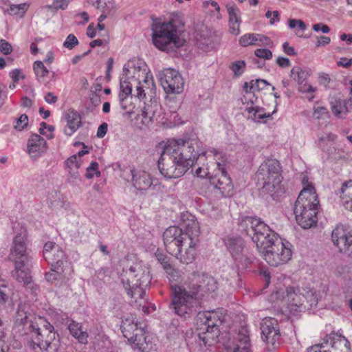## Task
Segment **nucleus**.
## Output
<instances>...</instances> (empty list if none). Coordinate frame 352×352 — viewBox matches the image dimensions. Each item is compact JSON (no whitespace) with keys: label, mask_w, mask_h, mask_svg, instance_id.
<instances>
[{"label":"nucleus","mask_w":352,"mask_h":352,"mask_svg":"<svg viewBox=\"0 0 352 352\" xmlns=\"http://www.w3.org/2000/svg\"><path fill=\"white\" fill-rule=\"evenodd\" d=\"M199 223L192 220L184 226V229L170 226L163 234L164 243L166 251L182 263L189 264L193 262L197 254L200 242Z\"/></svg>","instance_id":"nucleus-1"},{"label":"nucleus","mask_w":352,"mask_h":352,"mask_svg":"<svg viewBox=\"0 0 352 352\" xmlns=\"http://www.w3.org/2000/svg\"><path fill=\"white\" fill-rule=\"evenodd\" d=\"M16 322L19 324L29 323L30 346L35 352H58L60 346L58 335L54 327L43 317L28 314L23 307L19 306L16 314Z\"/></svg>","instance_id":"nucleus-2"},{"label":"nucleus","mask_w":352,"mask_h":352,"mask_svg":"<svg viewBox=\"0 0 352 352\" xmlns=\"http://www.w3.org/2000/svg\"><path fill=\"white\" fill-rule=\"evenodd\" d=\"M184 23L178 15H173L168 21L157 23L153 27V43L159 50L175 52L184 45L186 41L182 38Z\"/></svg>","instance_id":"nucleus-3"},{"label":"nucleus","mask_w":352,"mask_h":352,"mask_svg":"<svg viewBox=\"0 0 352 352\" xmlns=\"http://www.w3.org/2000/svg\"><path fill=\"white\" fill-rule=\"evenodd\" d=\"M303 184V189L295 202L294 212L298 225L303 229H309L317 224L320 204L312 184L304 181Z\"/></svg>","instance_id":"nucleus-4"},{"label":"nucleus","mask_w":352,"mask_h":352,"mask_svg":"<svg viewBox=\"0 0 352 352\" xmlns=\"http://www.w3.org/2000/svg\"><path fill=\"white\" fill-rule=\"evenodd\" d=\"M256 176L261 186V194L269 195L273 199L284 193L282 184V166L275 159H267L259 166Z\"/></svg>","instance_id":"nucleus-5"},{"label":"nucleus","mask_w":352,"mask_h":352,"mask_svg":"<svg viewBox=\"0 0 352 352\" xmlns=\"http://www.w3.org/2000/svg\"><path fill=\"white\" fill-rule=\"evenodd\" d=\"M197 146L195 140L190 139H171L168 140L163 148L166 149V153H170L177 159L179 162L183 164L188 169L192 166L195 162L201 156L206 157H218L221 153L214 148H210L201 153H199L195 149Z\"/></svg>","instance_id":"nucleus-6"},{"label":"nucleus","mask_w":352,"mask_h":352,"mask_svg":"<svg viewBox=\"0 0 352 352\" xmlns=\"http://www.w3.org/2000/svg\"><path fill=\"white\" fill-rule=\"evenodd\" d=\"M239 226L241 230L256 244L260 254L279 238L276 233L259 218L250 216L242 217Z\"/></svg>","instance_id":"nucleus-7"},{"label":"nucleus","mask_w":352,"mask_h":352,"mask_svg":"<svg viewBox=\"0 0 352 352\" xmlns=\"http://www.w3.org/2000/svg\"><path fill=\"white\" fill-rule=\"evenodd\" d=\"M201 304L186 283L172 286V299L169 307L175 314L189 318L197 312Z\"/></svg>","instance_id":"nucleus-8"},{"label":"nucleus","mask_w":352,"mask_h":352,"mask_svg":"<svg viewBox=\"0 0 352 352\" xmlns=\"http://www.w3.org/2000/svg\"><path fill=\"white\" fill-rule=\"evenodd\" d=\"M189 279V282L186 284L201 302L204 299L215 296L218 289V283L211 275L193 272Z\"/></svg>","instance_id":"nucleus-9"},{"label":"nucleus","mask_w":352,"mask_h":352,"mask_svg":"<svg viewBox=\"0 0 352 352\" xmlns=\"http://www.w3.org/2000/svg\"><path fill=\"white\" fill-rule=\"evenodd\" d=\"M43 257L51 265L53 272L62 274L65 271L72 272L71 263L62 248L56 243L48 241L43 247Z\"/></svg>","instance_id":"nucleus-10"},{"label":"nucleus","mask_w":352,"mask_h":352,"mask_svg":"<svg viewBox=\"0 0 352 352\" xmlns=\"http://www.w3.org/2000/svg\"><path fill=\"white\" fill-rule=\"evenodd\" d=\"M225 243L234 260L237 276L239 277L241 273L245 270L252 262V257L245 248L244 241L241 237L228 238Z\"/></svg>","instance_id":"nucleus-11"},{"label":"nucleus","mask_w":352,"mask_h":352,"mask_svg":"<svg viewBox=\"0 0 352 352\" xmlns=\"http://www.w3.org/2000/svg\"><path fill=\"white\" fill-rule=\"evenodd\" d=\"M260 255L272 266L285 264L292 258V245L288 241L283 242L278 238Z\"/></svg>","instance_id":"nucleus-12"},{"label":"nucleus","mask_w":352,"mask_h":352,"mask_svg":"<svg viewBox=\"0 0 352 352\" xmlns=\"http://www.w3.org/2000/svg\"><path fill=\"white\" fill-rule=\"evenodd\" d=\"M142 275L144 280L143 283H146L148 280V267L142 265L140 263H133L130 267H125L122 269L120 274V278L127 294L132 298L135 299V303L138 307V300L136 294L133 292V285L132 280L133 276Z\"/></svg>","instance_id":"nucleus-13"},{"label":"nucleus","mask_w":352,"mask_h":352,"mask_svg":"<svg viewBox=\"0 0 352 352\" xmlns=\"http://www.w3.org/2000/svg\"><path fill=\"white\" fill-rule=\"evenodd\" d=\"M158 168L160 173L166 178H179L187 171L186 166L179 162L177 159L169 153L163 150L158 160Z\"/></svg>","instance_id":"nucleus-14"},{"label":"nucleus","mask_w":352,"mask_h":352,"mask_svg":"<svg viewBox=\"0 0 352 352\" xmlns=\"http://www.w3.org/2000/svg\"><path fill=\"white\" fill-rule=\"evenodd\" d=\"M28 241L25 230L17 234L12 240L10 248V258L13 262H32L33 258L28 248Z\"/></svg>","instance_id":"nucleus-15"},{"label":"nucleus","mask_w":352,"mask_h":352,"mask_svg":"<svg viewBox=\"0 0 352 352\" xmlns=\"http://www.w3.org/2000/svg\"><path fill=\"white\" fill-rule=\"evenodd\" d=\"M160 83L168 94H179L184 89V80L181 74L175 69L168 68L159 74Z\"/></svg>","instance_id":"nucleus-16"},{"label":"nucleus","mask_w":352,"mask_h":352,"mask_svg":"<svg viewBox=\"0 0 352 352\" xmlns=\"http://www.w3.org/2000/svg\"><path fill=\"white\" fill-rule=\"evenodd\" d=\"M214 162H211L214 165H216L219 173H217L215 176L210 177V182L211 184L215 188L224 193L225 191L232 188L230 178L228 176L226 170L225 160L221 153V155L218 157H213Z\"/></svg>","instance_id":"nucleus-17"},{"label":"nucleus","mask_w":352,"mask_h":352,"mask_svg":"<svg viewBox=\"0 0 352 352\" xmlns=\"http://www.w3.org/2000/svg\"><path fill=\"white\" fill-rule=\"evenodd\" d=\"M262 338L267 345L275 349L279 345L280 333L278 321L273 318H265L261 322Z\"/></svg>","instance_id":"nucleus-18"},{"label":"nucleus","mask_w":352,"mask_h":352,"mask_svg":"<svg viewBox=\"0 0 352 352\" xmlns=\"http://www.w3.org/2000/svg\"><path fill=\"white\" fill-rule=\"evenodd\" d=\"M151 270L148 267V283H144L142 280V275H137L133 276V280H132L133 289V291L134 294H136V296L138 300V309H142V311L145 314H148V307L146 306L147 298H146V288L148 287L151 282Z\"/></svg>","instance_id":"nucleus-19"},{"label":"nucleus","mask_w":352,"mask_h":352,"mask_svg":"<svg viewBox=\"0 0 352 352\" xmlns=\"http://www.w3.org/2000/svg\"><path fill=\"white\" fill-rule=\"evenodd\" d=\"M283 298L287 302V308L291 314L296 315L298 312L306 309V306L304 305L305 297L299 292L298 289L287 287L286 296H284Z\"/></svg>","instance_id":"nucleus-20"},{"label":"nucleus","mask_w":352,"mask_h":352,"mask_svg":"<svg viewBox=\"0 0 352 352\" xmlns=\"http://www.w3.org/2000/svg\"><path fill=\"white\" fill-rule=\"evenodd\" d=\"M235 341L225 346L226 352H251L249 331L245 326L239 329Z\"/></svg>","instance_id":"nucleus-21"},{"label":"nucleus","mask_w":352,"mask_h":352,"mask_svg":"<svg viewBox=\"0 0 352 352\" xmlns=\"http://www.w3.org/2000/svg\"><path fill=\"white\" fill-rule=\"evenodd\" d=\"M121 329L123 336L137 345L142 344L145 340L142 330L138 328V324L134 322L133 317L122 320Z\"/></svg>","instance_id":"nucleus-22"},{"label":"nucleus","mask_w":352,"mask_h":352,"mask_svg":"<svg viewBox=\"0 0 352 352\" xmlns=\"http://www.w3.org/2000/svg\"><path fill=\"white\" fill-rule=\"evenodd\" d=\"M351 238L350 227L346 224H338L332 230L331 241L340 252L345 250L346 245Z\"/></svg>","instance_id":"nucleus-23"},{"label":"nucleus","mask_w":352,"mask_h":352,"mask_svg":"<svg viewBox=\"0 0 352 352\" xmlns=\"http://www.w3.org/2000/svg\"><path fill=\"white\" fill-rule=\"evenodd\" d=\"M325 344L331 345L329 352H351V344L349 341L341 334L332 332L327 335L323 339Z\"/></svg>","instance_id":"nucleus-24"},{"label":"nucleus","mask_w":352,"mask_h":352,"mask_svg":"<svg viewBox=\"0 0 352 352\" xmlns=\"http://www.w3.org/2000/svg\"><path fill=\"white\" fill-rule=\"evenodd\" d=\"M309 76V69L298 66L294 67L291 70L290 76L300 85L298 90L302 93H314L316 90L309 84H303Z\"/></svg>","instance_id":"nucleus-25"},{"label":"nucleus","mask_w":352,"mask_h":352,"mask_svg":"<svg viewBox=\"0 0 352 352\" xmlns=\"http://www.w3.org/2000/svg\"><path fill=\"white\" fill-rule=\"evenodd\" d=\"M132 176V184L138 190L143 191L148 189L152 185V180L150 175L141 170H131Z\"/></svg>","instance_id":"nucleus-26"},{"label":"nucleus","mask_w":352,"mask_h":352,"mask_svg":"<svg viewBox=\"0 0 352 352\" xmlns=\"http://www.w3.org/2000/svg\"><path fill=\"white\" fill-rule=\"evenodd\" d=\"M31 262L16 261L14 263V270L12 272V277L18 282L28 285L32 281L31 271L29 265Z\"/></svg>","instance_id":"nucleus-27"},{"label":"nucleus","mask_w":352,"mask_h":352,"mask_svg":"<svg viewBox=\"0 0 352 352\" xmlns=\"http://www.w3.org/2000/svg\"><path fill=\"white\" fill-rule=\"evenodd\" d=\"M226 9L229 16L230 32L233 35H238L241 32L240 25L241 20L240 10L234 3L227 4Z\"/></svg>","instance_id":"nucleus-28"},{"label":"nucleus","mask_w":352,"mask_h":352,"mask_svg":"<svg viewBox=\"0 0 352 352\" xmlns=\"http://www.w3.org/2000/svg\"><path fill=\"white\" fill-rule=\"evenodd\" d=\"M271 43L270 38L255 33H247L241 36L239 40V43L241 47H248L250 45H268Z\"/></svg>","instance_id":"nucleus-29"},{"label":"nucleus","mask_w":352,"mask_h":352,"mask_svg":"<svg viewBox=\"0 0 352 352\" xmlns=\"http://www.w3.org/2000/svg\"><path fill=\"white\" fill-rule=\"evenodd\" d=\"M46 148V141L38 134H32L28 142V151L32 157H36Z\"/></svg>","instance_id":"nucleus-30"},{"label":"nucleus","mask_w":352,"mask_h":352,"mask_svg":"<svg viewBox=\"0 0 352 352\" xmlns=\"http://www.w3.org/2000/svg\"><path fill=\"white\" fill-rule=\"evenodd\" d=\"M67 124L64 128V133L67 136L74 134L82 125L80 114L74 110H69L65 115Z\"/></svg>","instance_id":"nucleus-31"},{"label":"nucleus","mask_w":352,"mask_h":352,"mask_svg":"<svg viewBox=\"0 0 352 352\" xmlns=\"http://www.w3.org/2000/svg\"><path fill=\"white\" fill-rule=\"evenodd\" d=\"M200 318L204 319V325L206 328L219 329L224 321L225 316L220 311H211L203 313Z\"/></svg>","instance_id":"nucleus-32"},{"label":"nucleus","mask_w":352,"mask_h":352,"mask_svg":"<svg viewBox=\"0 0 352 352\" xmlns=\"http://www.w3.org/2000/svg\"><path fill=\"white\" fill-rule=\"evenodd\" d=\"M219 334V329L203 328V331L198 333L199 344L200 346L210 347L216 342Z\"/></svg>","instance_id":"nucleus-33"},{"label":"nucleus","mask_w":352,"mask_h":352,"mask_svg":"<svg viewBox=\"0 0 352 352\" xmlns=\"http://www.w3.org/2000/svg\"><path fill=\"white\" fill-rule=\"evenodd\" d=\"M338 194L340 195L344 207L352 211V180L342 183Z\"/></svg>","instance_id":"nucleus-34"},{"label":"nucleus","mask_w":352,"mask_h":352,"mask_svg":"<svg viewBox=\"0 0 352 352\" xmlns=\"http://www.w3.org/2000/svg\"><path fill=\"white\" fill-rule=\"evenodd\" d=\"M159 107V104L156 101L151 100L149 103L144 104L141 114L138 115L139 117L142 118V122L144 124L148 125L151 122L155 117Z\"/></svg>","instance_id":"nucleus-35"},{"label":"nucleus","mask_w":352,"mask_h":352,"mask_svg":"<svg viewBox=\"0 0 352 352\" xmlns=\"http://www.w3.org/2000/svg\"><path fill=\"white\" fill-rule=\"evenodd\" d=\"M68 329L71 335L76 338L79 342L86 344L87 342L88 333L82 329V325L74 320L68 324Z\"/></svg>","instance_id":"nucleus-36"},{"label":"nucleus","mask_w":352,"mask_h":352,"mask_svg":"<svg viewBox=\"0 0 352 352\" xmlns=\"http://www.w3.org/2000/svg\"><path fill=\"white\" fill-rule=\"evenodd\" d=\"M246 111L250 114L248 119H251L254 122H261L265 118H271L272 115L275 113L274 111L272 113H267L264 108L260 107H251L246 108ZM266 121H263L265 122Z\"/></svg>","instance_id":"nucleus-37"},{"label":"nucleus","mask_w":352,"mask_h":352,"mask_svg":"<svg viewBox=\"0 0 352 352\" xmlns=\"http://www.w3.org/2000/svg\"><path fill=\"white\" fill-rule=\"evenodd\" d=\"M331 111L336 117L344 118L349 112V109L343 100H336L331 102Z\"/></svg>","instance_id":"nucleus-38"},{"label":"nucleus","mask_w":352,"mask_h":352,"mask_svg":"<svg viewBox=\"0 0 352 352\" xmlns=\"http://www.w3.org/2000/svg\"><path fill=\"white\" fill-rule=\"evenodd\" d=\"M33 69L37 80L40 82L47 84L45 77L49 74L50 72L43 63L40 60L35 61L33 65Z\"/></svg>","instance_id":"nucleus-39"},{"label":"nucleus","mask_w":352,"mask_h":352,"mask_svg":"<svg viewBox=\"0 0 352 352\" xmlns=\"http://www.w3.org/2000/svg\"><path fill=\"white\" fill-rule=\"evenodd\" d=\"M270 85V84L265 80L256 79L252 80L250 83L245 82L244 84V89L246 92L254 91L256 90L263 89L264 86Z\"/></svg>","instance_id":"nucleus-40"},{"label":"nucleus","mask_w":352,"mask_h":352,"mask_svg":"<svg viewBox=\"0 0 352 352\" xmlns=\"http://www.w3.org/2000/svg\"><path fill=\"white\" fill-rule=\"evenodd\" d=\"M120 91L119 94V98L128 97L131 95L132 91V85L127 78L122 77L120 78Z\"/></svg>","instance_id":"nucleus-41"},{"label":"nucleus","mask_w":352,"mask_h":352,"mask_svg":"<svg viewBox=\"0 0 352 352\" xmlns=\"http://www.w3.org/2000/svg\"><path fill=\"white\" fill-rule=\"evenodd\" d=\"M71 273L69 271H65V272L62 274H58L56 272H53L52 273H46L45 274V278L49 282H54L58 279L63 278L69 280V276H71Z\"/></svg>","instance_id":"nucleus-42"},{"label":"nucleus","mask_w":352,"mask_h":352,"mask_svg":"<svg viewBox=\"0 0 352 352\" xmlns=\"http://www.w3.org/2000/svg\"><path fill=\"white\" fill-rule=\"evenodd\" d=\"M245 66L246 63L244 60H236L230 64V68L235 76H240L244 72Z\"/></svg>","instance_id":"nucleus-43"},{"label":"nucleus","mask_w":352,"mask_h":352,"mask_svg":"<svg viewBox=\"0 0 352 352\" xmlns=\"http://www.w3.org/2000/svg\"><path fill=\"white\" fill-rule=\"evenodd\" d=\"M65 163L67 168L69 169V173L72 174L71 171L72 169L78 170L80 167L81 160L77 155H74L69 157Z\"/></svg>","instance_id":"nucleus-44"},{"label":"nucleus","mask_w":352,"mask_h":352,"mask_svg":"<svg viewBox=\"0 0 352 352\" xmlns=\"http://www.w3.org/2000/svg\"><path fill=\"white\" fill-rule=\"evenodd\" d=\"M28 125V117L26 114H21L18 118L15 119L14 128L17 131L23 130Z\"/></svg>","instance_id":"nucleus-45"},{"label":"nucleus","mask_w":352,"mask_h":352,"mask_svg":"<svg viewBox=\"0 0 352 352\" xmlns=\"http://www.w3.org/2000/svg\"><path fill=\"white\" fill-rule=\"evenodd\" d=\"M98 164L96 162H91L90 165L87 168L86 177L87 179H91L94 175L96 177L100 176V172L98 170Z\"/></svg>","instance_id":"nucleus-46"},{"label":"nucleus","mask_w":352,"mask_h":352,"mask_svg":"<svg viewBox=\"0 0 352 352\" xmlns=\"http://www.w3.org/2000/svg\"><path fill=\"white\" fill-rule=\"evenodd\" d=\"M95 7L102 13H110L113 3L110 0H100V3H98Z\"/></svg>","instance_id":"nucleus-47"},{"label":"nucleus","mask_w":352,"mask_h":352,"mask_svg":"<svg viewBox=\"0 0 352 352\" xmlns=\"http://www.w3.org/2000/svg\"><path fill=\"white\" fill-rule=\"evenodd\" d=\"M79 44L78 40L76 36L72 34H69L65 41L63 43V47L68 49L72 50Z\"/></svg>","instance_id":"nucleus-48"},{"label":"nucleus","mask_w":352,"mask_h":352,"mask_svg":"<svg viewBox=\"0 0 352 352\" xmlns=\"http://www.w3.org/2000/svg\"><path fill=\"white\" fill-rule=\"evenodd\" d=\"M70 0H54L52 5H49L47 7L51 10L57 11L58 10H65L67 8Z\"/></svg>","instance_id":"nucleus-49"},{"label":"nucleus","mask_w":352,"mask_h":352,"mask_svg":"<svg viewBox=\"0 0 352 352\" xmlns=\"http://www.w3.org/2000/svg\"><path fill=\"white\" fill-rule=\"evenodd\" d=\"M155 256L167 272H168L169 270H173L171 265L168 263L167 256L166 255L161 252H156Z\"/></svg>","instance_id":"nucleus-50"},{"label":"nucleus","mask_w":352,"mask_h":352,"mask_svg":"<svg viewBox=\"0 0 352 352\" xmlns=\"http://www.w3.org/2000/svg\"><path fill=\"white\" fill-rule=\"evenodd\" d=\"M288 26L291 29L298 28L299 30L304 32L307 29V25L300 19H292L288 21Z\"/></svg>","instance_id":"nucleus-51"},{"label":"nucleus","mask_w":352,"mask_h":352,"mask_svg":"<svg viewBox=\"0 0 352 352\" xmlns=\"http://www.w3.org/2000/svg\"><path fill=\"white\" fill-rule=\"evenodd\" d=\"M256 57L263 58L265 60H270L272 58V52L271 50L265 48L256 49L254 51Z\"/></svg>","instance_id":"nucleus-52"},{"label":"nucleus","mask_w":352,"mask_h":352,"mask_svg":"<svg viewBox=\"0 0 352 352\" xmlns=\"http://www.w3.org/2000/svg\"><path fill=\"white\" fill-rule=\"evenodd\" d=\"M0 51L4 55H9L12 52V47L9 42L5 39L0 40Z\"/></svg>","instance_id":"nucleus-53"},{"label":"nucleus","mask_w":352,"mask_h":352,"mask_svg":"<svg viewBox=\"0 0 352 352\" xmlns=\"http://www.w3.org/2000/svg\"><path fill=\"white\" fill-rule=\"evenodd\" d=\"M10 77L12 79L14 82H18L20 79H25V76L23 74L21 69H14L9 74Z\"/></svg>","instance_id":"nucleus-54"},{"label":"nucleus","mask_w":352,"mask_h":352,"mask_svg":"<svg viewBox=\"0 0 352 352\" xmlns=\"http://www.w3.org/2000/svg\"><path fill=\"white\" fill-rule=\"evenodd\" d=\"M328 113L327 109L322 106H314V117L316 119H320L323 116Z\"/></svg>","instance_id":"nucleus-55"},{"label":"nucleus","mask_w":352,"mask_h":352,"mask_svg":"<svg viewBox=\"0 0 352 352\" xmlns=\"http://www.w3.org/2000/svg\"><path fill=\"white\" fill-rule=\"evenodd\" d=\"M265 16L270 19V23L271 25H273L275 22H278L280 21L279 12L277 10L274 12L268 10L265 14Z\"/></svg>","instance_id":"nucleus-56"},{"label":"nucleus","mask_w":352,"mask_h":352,"mask_svg":"<svg viewBox=\"0 0 352 352\" xmlns=\"http://www.w3.org/2000/svg\"><path fill=\"white\" fill-rule=\"evenodd\" d=\"M337 138V135L333 133H329L325 135L320 137L318 140V145L322 148L324 146V142L326 141L333 142Z\"/></svg>","instance_id":"nucleus-57"},{"label":"nucleus","mask_w":352,"mask_h":352,"mask_svg":"<svg viewBox=\"0 0 352 352\" xmlns=\"http://www.w3.org/2000/svg\"><path fill=\"white\" fill-rule=\"evenodd\" d=\"M260 276L263 278L264 289L267 288L270 283V273L267 270H263L260 272Z\"/></svg>","instance_id":"nucleus-58"},{"label":"nucleus","mask_w":352,"mask_h":352,"mask_svg":"<svg viewBox=\"0 0 352 352\" xmlns=\"http://www.w3.org/2000/svg\"><path fill=\"white\" fill-rule=\"evenodd\" d=\"M312 28L315 32L321 31L324 34L329 33L330 32L329 27L327 25L323 24L322 23L313 25Z\"/></svg>","instance_id":"nucleus-59"},{"label":"nucleus","mask_w":352,"mask_h":352,"mask_svg":"<svg viewBox=\"0 0 352 352\" xmlns=\"http://www.w3.org/2000/svg\"><path fill=\"white\" fill-rule=\"evenodd\" d=\"M325 345L324 341L323 340L322 343L315 344L307 349V352H327V350L324 349Z\"/></svg>","instance_id":"nucleus-60"},{"label":"nucleus","mask_w":352,"mask_h":352,"mask_svg":"<svg viewBox=\"0 0 352 352\" xmlns=\"http://www.w3.org/2000/svg\"><path fill=\"white\" fill-rule=\"evenodd\" d=\"M196 175L201 178H206L209 177L210 172L209 168L199 167L195 171Z\"/></svg>","instance_id":"nucleus-61"},{"label":"nucleus","mask_w":352,"mask_h":352,"mask_svg":"<svg viewBox=\"0 0 352 352\" xmlns=\"http://www.w3.org/2000/svg\"><path fill=\"white\" fill-rule=\"evenodd\" d=\"M107 128L108 125L106 122H103L102 124H101L98 128L96 134L97 137L100 138L104 137L107 132Z\"/></svg>","instance_id":"nucleus-62"},{"label":"nucleus","mask_w":352,"mask_h":352,"mask_svg":"<svg viewBox=\"0 0 352 352\" xmlns=\"http://www.w3.org/2000/svg\"><path fill=\"white\" fill-rule=\"evenodd\" d=\"M337 65L340 67L349 68L350 66L352 65V58L350 59L346 57L341 58L340 60L337 63Z\"/></svg>","instance_id":"nucleus-63"},{"label":"nucleus","mask_w":352,"mask_h":352,"mask_svg":"<svg viewBox=\"0 0 352 352\" xmlns=\"http://www.w3.org/2000/svg\"><path fill=\"white\" fill-rule=\"evenodd\" d=\"M331 42V39L328 36H320L318 37V41L316 42V46H324L328 45Z\"/></svg>","instance_id":"nucleus-64"}]
</instances>
